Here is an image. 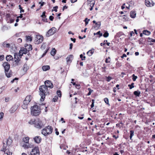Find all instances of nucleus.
I'll return each instance as SVG.
<instances>
[{
    "label": "nucleus",
    "mask_w": 155,
    "mask_h": 155,
    "mask_svg": "<svg viewBox=\"0 0 155 155\" xmlns=\"http://www.w3.org/2000/svg\"><path fill=\"white\" fill-rule=\"evenodd\" d=\"M44 126L41 120L39 119L36 120V121L34 125L35 127L41 129Z\"/></svg>",
    "instance_id": "5"
},
{
    "label": "nucleus",
    "mask_w": 155,
    "mask_h": 155,
    "mask_svg": "<svg viewBox=\"0 0 155 155\" xmlns=\"http://www.w3.org/2000/svg\"><path fill=\"white\" fill-rule=\"evenodd\" d=\"M40 152L39 149L38 147H35L32 149V151L29 155H39Z\"/></svg>",
    "instance_id": "7"
},
{
    "label": "nucleus",
    "mask_w": 155,
    "mask_h": 155,
    "mask_svg": "<svg viewBox=\"0 0 155 155\" xmlns=\"http://www.w3.org/2000/svg\"><path fill=\"white\" fill-rule=\"evenodd\" d=\"M94 4L95 2L94 1L90 0H88L87 5L91 7L90 8V10L91 11L93 9V7H94Z\"/></svg>",
    "instance_id": "14"
},
{
    "label": "nucleus",
    "mask_w": 155,
    "mask_h": 155,
    "mask_svg": "<svg viewBox=\"0 0 155 155\" xmlns=\"http://www.w3.org/2000/svg\"><path fill=\"white\" fill-rule=\"evenodd\" d=\"M136 13L135 11H132L130 12V16L132 18H134L136 17Z\"/></svg>",
    "instance_id": "22"
},
{
    "label": "nucleus",
    "mask_w": 155,
    "mask_h": 155,
    "mask_svg": "<svg viewBox=\"0 0 155 155\" xmlns=\"http://www.w3.org/2000/svg\"><path fill=\"white\" fill-rule=\"evenodd\" d=\"M6 59L7 61H10L13 59V58L12 56L11 55H7L6 57Z\"/></svg>",
    "instance_id": "25"
},
{
    "label": "nucleus",
    "mask_w": 155,
    "mask_h": 155,
    "mask_svg": "<svg viewBox=\"0 0 155 155\" xmlns=\"http://www.w3.org/2000/svg\"><path fill=\"white\" fill-rule=\"evenodd\" d=\"M108 36L109 33L107 31L105 32L103 35L104 37L105 38L107 37Z\"/></svg>",
    "instance_id": "41"
},
{
    "label": "nucleus",
    "mask_w": 155,
    "mask_h": 155,
    "mask_svg": "<svg viewBox=\"0 0 155 155\" xmlns=\"http://www.w3.org/2000/svg\"><path fill=\"white\" fill-rule=\"evenodd\" d=\"M94 100H92V104L91 105V108H92L94 107Z\"/></svg>",
    "instance_id": "56"
},
{
    "label": "nucleus",
    "mask_w": 155,
    "mask_h": 155,
    "mask_svg": "<svg viewBox=\"0 0 155 155\" xmlns=\"http://www.w3.org/2000/svg\"><path fill=\"white\" fill-rule=\"evenodd\" d=\"M125 15L120 16L118 17L120 19H121L123 21H127L128 20L127 18L125 17Z\"/></svg>",
    "instance_id": "21"
},
{
    "label": "nucleus",
    "mask_w": 155,
    "mask_h": 155,
    "mask_svg": "<svg viewBox=\"0 0 155 155\" xmlns=\"http://www.w3.org/2000/svg\"><path fill=\"white\" fill-rule=\"evenodd\" d=\"M31 100V96H27L23 102V104L22 107L23 109H25L27 108L28 104H29Z\"/></svg>",
    "instance_id": "4"
},
{
    "label": "nucleus",
    "mask_w": 155,
    "mask_h": 155,
    "mask_svg": "<svg viewBox=\"0 0 155 155\" xmlns=\"http://www.w3.org/2000/svg\"><path fill=\"white\" fill-rule=\"evenodd\" d=\"M96 34L97 35H100L99 37L102 35V34L101 33L100 31L97 32V33H96Z\"/></svg>",
    "instance_id": "54"
},
{
    "label": "nucleus",
    "mask_w": 155,
    "mask_h": 155,
    "mask_svg": "<svg viewBox=\"0 0 155 155\" xmlns=\"http://www.w3.org/2000/svg\"><path fill=\"white\" fill-rule=\"evenodd\" d=\"M73 47V44L72 43H71L70 44V49H71Z\"/></svg>",
    "instance_id": "63"
},
{
    "label": "nucleus",
    "mask_w": 155,
    "mask_h": 155,
    "mask_svg": "<svg viewBox=\"0 0 155 155\" xmlns=\"http://www.w3.org/2000/svg\"><path fill=\"white\" fill-rule=\"evenodd\" d=\"M14 57L15 61L18 65L21 58H20V57H19L18 55V54L17 53H15L14 54Z\"/></svg>",
    "instance_id": "15"
},
{
    "label": "nucleus",
    "mask_w": 155,
    "mask_h": 155,
    "mask_svg": "<svg viewBox=\"0 0 155 155\" xmlns=\"http://www.w3.org/2000/svg\"><path fill=\"white\" fill-rule=\"evenodd\" d=\"M4 114L3 112H1L0 113V120H1L4 117Z\"/></svg>",
    "instance_id": "40"
},
{
    "label": "nucleus",
    "mask_w": 155,
    "mask_h": 155,
    "mask_svg": "<svg viewBox=\"0 0 155 155\" xmlns=\"http://www.w3.org/2000/svg\"><path fill=\"white\" fill-rule=\"evenodd\" d=\"M26 48H22L21 49V53L23 54H26L27 53L28 51V48H26L27 46H26Z\"/></svg>",
    "instance_id": "19"
},
{
    "label": "nucleus",
    "mask_w": 155,
    "mask_h": 155,
    "mask_svg": "<svg viewBox=\"0 0 155 155\" xmlns=\"http://www.w3.org/2000/svg\"><path fill=\"white\" fill-rule=\"evenodd\" d=\"M43 37L41 35H36L35 39V42L36 44H39L41 43L43 41Z\"/></svg>",
    "instance_id": "8"
},
{
    "label": "nucleus",
    "mask_w": 155,
    "mask_h": 155,
    "mask_svg": "<svg viewBox=\"0 0 155 155\" xmlns=\"http://www.w3.org/2000/svg\"><path fill=\"white\" fill-rule=\"evenodd\" d=\"M4 59V55H0V61H1Z\"/></svg>",
    "instance_id": "50"
},
{
    "label": "nucleus",
    "mask_w": 155,
    "mask_h": 155,
    "mask_svg": "<svg viewBox=\"0 0 155 155\" xmlns=\"http://www.w3.org/2000/svg\"><path fill=\"white\" fill-rule=\"evenodd\" d=\"M11 140L10 139H8L7 140V144L8 145H10L11 143Z\"/></svg>",
    "instance_id": "38"
},
{
    "label": "nucleus",
    "mask_w": 155,
    "mask_h": 155,
    "mask_svg": "<svg viewBox=\"0 0 155 155\" xmlns=\"http://www.w3.org/2000/svg\"><path fill=\"white\" fill-rule=\"evenodd\" d=\"M132 79L134 81H136V79L137 78V77L134 74H133L132 75Z\"/></svg>",
    "instance_id": "46"
},
{
    "label": "nucleus",
    "mask_w": 155,
    "mask_h": 155,
    "mask_svg": "<svg viewBox=\"0 0 155 155\" xmlns=\"http://www.w3.org/2000/svg\"><path fill=\"white\" fill-rule=\"evenodd\" d=\"M96 27L97 28H99V27H100L101 25V22H97V23H96Z\"/></svg>",
    "instance_id": "44"
},
{
    "label": "nucleus",
    "mask_w": 155,
    "mask_h": 155,
    "mask_svg": "<svg viewBox=\"0 0 155 155\" xmlns=\"http://www.w3.org/2000/svg\"><path fill=\"white\" fill-rule=\"evenodd\" d=\"M23 147L25 149H28L34 147V145L33 144H24Z\"/></svg>",
    "instance_id": "17"
},
{
    "label": "nucleus",
    "mask_w": 155,
    "mask_h": 155,
    "mask_svg": "<svg viewBox=\"0 0 155 155\" xmlns=\"http://www.w3.org/2000/svg\"><path fill=\"white\" fill-rule=\"evenodd\" d=\"M39 89V95L41 97L40 101H43L45 100L46 95L49 94V90L44 85L41 86Z\"/></svg>",
    "instance_id": "1"
},
{
    "label": "nucleus",
    "mask_w": 155,
    "mask_h": 155,
    "mask_svg": "<svg viewBox=\"0 0 155 155\" xmlns=\"http://www.w3.org/2000/svg\"><path fill=\"white\" fill-rule=\"evenodd\" d=\"M14 21V19L11 18L10 19V23H12Z\"/></svg>",
    "instance_id": "60"
},
{
    "label": "nucleus",
    "mask_w": 155,
    "mask_h": 155,
    "mask_svg": "<svg viewBox=\"0 0 155 155\" xmlns=\"http://www.w3.org/2000/svg\"><path fill=\"white\" fill-rule=\"evenodd\" d=\"M50 68V67L49 65H45L42 67V69L44 71H46L49 70Z\"/></svg>",
    "instance_id": "20"
},
{
    "label": "nucleus",
    "mask_w": 155,
    "mask_h": 155,
    "mask_svg": "<svg viewBox=\"0 0 155 155\" xmlns=\"http://www.w3.org/2000/svg\"><path fill=\"white\" fill-rule=\"evenodd\" d=\"M57 96H55L53 99V100L54 102H56L58 99V97H61V92L60 91H58L57 92Z\"/></svg>",
    "instance_id": "13"
},
{
    "label": "nucleus",
    "mask_w": 155,
    "mask_h": 155,
    "mask_svg": "<svg viewBox=\"0 0 155 155\" xmlns=\"http://www.w3.org/2000/svg\"><path fill=\"white\" fill-rule=\"evenodd\" d=\"M112 79V78L110 76H108L107 78V81L108 82H109Z\"/></svg>",
    "instance_id": "52"
},
{
    "label": "nucleus",
    "mask_w": 155,
    "mask_h": 155,
    "mask_svg": "<svg viewBox=\"0 0 155 155\" xmlns=\"http://www.w3.org/2000/svg\"><path fill=\"white\" fill-rule=\"evenodd\" d=\"M36 121V120H35V119H32L29 121L28 123L31 125L34 124V125Z\"/></svg>",
    "instance_id": "24"
},
{
    "label": "nucleus",
    "mask_w": 155,
    "mask_h": 155,
    "mask_svg": "<svg viewBox=\"0 0 155 155\" xmlns=\"http://www.w3.org/2000/svg\"><path fill=\"white\" fill-rule=\"evenodd\" d=\"M80 57L81 58L82 60H84L85 59V56H83V55L82 54H81L80 55Z\"/></svg>",
    "instance_id": "48"
},
{
    "label": "nucleus",
    "mask_w": 155,
    "mask_h": 155,
    "mask_svg": "<svg viewBox=\"0 0 155 155\" xmlns=\"http://www.w3.org/2000/svg\"><path fill=\"white\" fill-rule=\"evenodd\" d=\"M29 66H28L27 64H25L23 66V69L24 71L26 72L27 70L29 69Z\"/></svg>",
    "instance_id": "23"
},
{
    "label": "nucleus",
    "mask_w": 155,
    "mask_h": 155,
    "mask_svg": "<svg viewBox=\"0 0 155 155\" xmlns=\"http://www.w3.org/2000/svg\"><path fill=\"white\" fill-rule=\"evenodd\" d=\"M19 104H16L14 105L11 108L10 112L11 113H13L17 109Z\"/></svg>",
    "instance_id": "12"
},
{
    "label": "nucleus",
    "mask_w": 155,
    "mask_h": 155,
    "mask_svg": "<svg viewBox=\"0 0 155 155\" xmlns=\"http://www.w3.org/2000/svg\"><path fill=\"white\" fill-rule=\"evenodd\" d=\"M52 130V127L50 126H48L42 130L41 134L44 136H47L51 134Z\"/></svg>",
    "instance_id": "3"
},
{
    "label": "nucleus",
    "mask_w": 155,
    "mask_h": 155,
    "mask_svg": "<svg viewBox=\"0 0 155 155\" xmlns=\"http://www.w3.org/2000/svg\"><path fill=\"white\" fill-rule=\"evenodd\" d=\"M32 37L30 36H26V40L27 41H32Z\"/></svg>",
    "instance_id": "34"
},
{
    "label": "nucleus",
    "mask_w": 155,
    "mask_h": 155,
    "mask_svg": "<svg viewBox=\"0 0 155 155\" xmlns=\"http://www.w3.org/2000/svg\"><path fill=\"white\" fill-rule=\"evenodd\" d=\"M148 41L149 42H155V40L154 39H153L151 38H149L148 39Z\"/></svg>",
    "instance_id": "43"
},
{
    "label": "nucleus",
    "mask_w": 155,
    "mask_h": 155,
    "mask_svg": "<svg viewBox=\"0 0 155 155\" xmlns=\"http://www.w3.org/2000/svg\"><path fill=\"white\" fill-rule=\"evenodd\" d=\"M134 94L137 96L139 97L140 94V92L138 91L134 92Z\"/></svg>",
    "instance_id": "29"
},
{
    "label": "nucleus",
    "mask_w": 155,
    "mask_h": 155,
    "mask_svg": "<svg viewBox=\"0 0 155 155\" xmlns=\"http://www.w3.org/2000/svg\"><path fill=\"white\" fill-rule=\"evenodd\" d=\"M34 140L36 143H39L41 142V138L39 136H36L34 138Z\"/></svg>",
    "instance_id": "16"
},
{
    "label": "nucleus",
    "mask_w": 155,
    "mask_h": 155,
    "mask_svg": "<svg viewBox=\"0 0 155 155\" xmlns=\"http://www.w3.org/2000/svg\"><path fill=\"white\" fill-rule=\"evenodd\" d=\"M7 155H12V153L10 152L9 150L8 149H6L3 151Z\"/></svg>",
    "instance_id": "26"
},
{
    "label": "nucleus",
    "mask_w": 155,
    "mask_h": 155,
    "mask_svg": "<svg viewBox=\"0 0 155 155\" xmlns=\"http://www.w3.org/2000/svg\"><path fill=\"white\" fill-rule=\"evenodd\" d=\"M94 51L92 50H90L87 52V54L89 56H91L93 53Z\"/></svg>",
    "instance_id": "31"
},
{
    "label": "nucleus",
    "mask_w": 155,
    "mask_h": 155,
    "mask_svg": "<svg viewBox=\"0 0 155 155\" xmlns=\"http://www.w3.org/2000/svg\"><path fill=\"white\" fill-rule=\"evenodd\" d=\"M134 135V131L133 130H131L130 131V140H132V138Z\"/></svg>",
    "instance_id": "35"
},
{
    "label": "nucleus",
    "mask_w": 155,
    "mask_h": 155,
    "mask_svg": "<svg viewBox=\"0 0 155 155\" xmlns=\"http://www.w3.org/2000/svg\"><path fill=\"white\" fill-rule=\"evenodd\" d=\"M45 12H43L42 13V15H41V17L43 18H45L46 17V16L45 15Z\"/></svg>",
    "instance_id": "51"
},
{
    "label": "nucleus",
    "mask_w": 155,
    "mask_h": 155,
    "mask_svg": "<svg viewBox=\"0 0 155 155\" xmlns=\"http://www.w3.org/2000/svg\"><path fill=\"white\" fill-rule=\"evenodd\" d=\"M58 6H56L55 7H53L54 10H52V11H54L55 12H57V9L58 8Z\"/></svg>",
    "instance_id": "49"
},
{
    "label": "nucleus",
    "mask_w": 155,
    "mask_h": 155,
    "mask_svg": "<svg viewBox=\"0 0 155 155\" xmlns=\"http://www.w3.org/2000/svg\"><path fill=\"white\" fill-rule=\"evenodd\" d=\"M143 33L146 35H149L150 34V32L147 30H144L143 31Z\"/></svg>",
    "instance_id": "33"
},
{
    "label": "nucleus",
    "mask_w": 155,
    "mask_h": 155,
    "mask_svg": "<svg viewBox=\"0 0 155 155\" xmlns=\"http://www.w3.org/2000/svg\"><path fill=\"white\" fill-rule=\"evenodd\" d=\"M88 90L89 91V92L87 94V95L89 96L91 95V93L93 91V90H91L90 88H88Z\"/></svg>",
    "instance_id": "37"
},
{
    "label": "nucleus",
    "mask_w": 155,
    "mask_h": 155,
    "mask_svg": "<svg viewBox=\"0 0 155 155\" xmlns=\"http://www.w3.org/2000/svg\"><path fill=\"white\" fill-rule=\"evenodd\" d=\"M46 46V45L45 44H43L41 46V49L44 50Z\"/></svg>",
    "instance_id": "47"
},
{
    "label": "nucleus",
    "mask_w": 155,
    "mask_h": 155,
    "mask_svg": "<svg viewBox=\"0 0 155 155\" xmlns=\"http://www.w3.org/2000/svg\"><path fill=\"white\" fill-rule=\"evenodd\" d=\"M6 145L4 143L2 149H1V151H3L5 150L6 149Z\"/></svg>",
    "instance_id": "45"
},
{
    "label": "nucleus",
    "mask_w": 155,
    "mask_h": 155,
    "mask_svg": "<svg viewBox=\"0 0 155 155\" xmlns=\"http://www.w3.org/2000/svg\"><path fill=\"white\" fill-rule=\"evenodd\" d=\"M23 54L21 53V50H20L19 51V54H18V55H19V57H20V58H21Z\"/></svg>",
    "instance_id": "59"
},
{
    "label": "nucleus",
    "mask_w": 155,
    "mask_h": 155,
    "mask_svg": "<svg viewBox=\"0 0 155 155\" xmlns=\"http://www.w3.org/2000/svg\"><path fill=\"white\" fill-rule=\"evenodd\" d=\"M87 18H86L84 20V21H85V24L86 25H87L88 24V21L90 20L89 19L88 20V21H87Z\"/></svg>",
    "instance_id": "53"
},
{
    "label": "nucleus",
    "mask_w": 155,
    "mask_h": 155,
    "mask_svg": "<svg viewBox=\"0 0 155 155\" xmlns=\"http://www.w3.org/2000/svg\"><path fill=\"white\" fill-rule=\"evenodd\" d=\"M3 67L4 68L5 72L8 71L10 68V65L8 62H5L2 64Z\"/></svg>",
    "instance_id": "9"
},
{
    "label": "nucleus",
    "mask_w": 155,
    "mask_h": 155,
    "mask_svg": "<svg viewBox=\"0 0 155 155\" xmlns=\"http://www.w3.org/2000/svg\"><path fill=\"white\" fill-rule=\"evenodd\" d=\"M56 28L54 27L49 29L46 34L47 37H49L54 34L56 31Z\"/></svg>",
    "instance_id": "6"
},
{
    "label": "nucleus",
    "mask_w": 155,
    "mask_h": 155,
    "mask_svg": "<svg viewBox=\"0 0 155 155\" xmlns=\"http://www.w3.org/2000/svg\"><path fill=\"white\" fill-rule=\"evenodd\" d=\"M134 83H132L131 84H129L128 86L129 87V88L130 89H132V88L134 87Z\"/></svg>",
    "instance_id": "42"
},
{
    "label": "nucleus",
    "mask_w": 155,
    "mask_h": 155,
    "mask_svg": "<svg viewBox=\"0 0 155 155\" xmlns=\"http://www.w3.org/2000/svg\"><path fill=\"white\" fill-rule=\"evenodd\" d=\"M54 17L52 16H50L49 17V18L51 21H52L54 19Z\"/></svg>",
    "instance_id": "58"
},
{
    "label": "nucleus",
    "mask_w": 155,
    "mask_h": 155,
    "mask_svg": "<svg viewBox=\"0 0 155 155\" xmlns=\"http://www.w3.org/2000/svg\"><path fill=\"white\" fill-rule=\"evenodd\" d=\"M5 74L6 76L8 78H9L11 77V76L12 75V73H10V72L8 73V71H5Z\"/></svg>",
    "instance_id": "32"
},
{
    "label": "nucleus",
    "mask_w": 155,
    "mask_h": 155,
    "mask_svg": "<svg viewBox=\"0 0 155 155\" xmlns=\"http://www.w3.org/2000/svg\"><path fill=\"white\" fill-rule=\"evenodd\" d=\"M145 5L148 7H152L154 6V3L152 1L145 0Z\"/></svg>",
    "instance_id": "11"
},
{
    "label": "nucleus",
    "mask_w": 155,
    "mask_h": 155,
    "mask_svg": "<svg viewBox=\"0 0 155 155\" xmlns=\"http://www.w3.org/2000/svg\"><path fill=\"white\" fill-rule=\"evenodd\" d=\"M73 55H70L68 56L66 58L67 62H71L73 59Z\"/></svg>",
    "instance_id": "18"
},
{
    "label": "nucleus",
    "mask_w": 155,
    "mask_h": 155,
    "mask_svg": "<svg viewBox=\"0 0 155 155\" xmlns=\"http://www.w3.org/2000/svg\"><path fill=\"white\" fill-rule=\"evenodd\" d=\"M110 59V58L109 57L108 58H107L106 59V60H105L106 63H108L110 62V61L108 60V59Z\"/></svg>",
    "instance_id": "57"
},
{
    "label": "nucleus",
    "mask_w": 155,
    "mask_h": 155,
    "mask_svg": "<svg viewBox=\"0 0 155 155\" xmlns=\"http://www.w3.org/2000/svg\"><path fill=\"white\" fill-rule=\"evenodd\" d=\"M2 45L4 47L6 48H10V44L8 43H6L5 42H4L2 44Z\"/></svg>",
    "instance_id": "28"
},
{
    "label": "nucleus",
    "mask_w": 155,
    "mask_h": 155,
    "mask_svg": "<svg viewBox=\"0 0 155 155\" xmlns=\"http://www.w3.org/2000/svg\"><path fill=\"white\" fill-rule=\"evenodd\" d=\"M39 4H41L40 6V8H41V7L42 6L44 5V4H45V3H44V2H39Z\"/></svg>",
    "instance_id": "55"
},
{
    "label": "nucleus",
    "mask_w": 155,
    "mask_h": 155,
    "mask_svg": "<svg viewBox=\"0 0 155 155\" xmlns=\"http://www.w3.org/2000/svg\"><path fill=\"white\" fill-rule=\"evenodd\" d=\"M56 50L54 48H53L51 52V54L52 56H54L56 54Z\"/></svg>",
    "instance_id": "30"
},
{
    "label": "nucleus",
    "mask_w": 155,
    "mask_h": 155,
    "mask_svg": "<svg viewBox=\"0 0 155 155\" xmlns=\"http://www.w3.org/2000/svg\"><path fill=\"white\" fill-rule=\"evenodd\" d=\"M45 86H46L47 88L49 87L50 88H52L53 87V84L51 83V81H47L45 82Z\"/></svg>",
    "instance_id": "10"
},
{
    "label": "nucleus",
    "mask_w": 155,
    "mask_h": 155,
    "mask_svg": "<svg viewBox=\"0 0 155 155\" xmlns=\"http://www.w3.org/2000/svg\"><path fill=\"white\" fill-rule=\"evenodd\" d=\"M18 80V78H15L14 79H13L12 81H11V83H13L14 82L15 80Z\"/></svg>",
    "instance_id": "61"
},
{
    "label": "nucleus",
    "mask_w": 155,
    "mask_h": 155,
    "mask_svg": "<svg viewBox=\"0 0 155 155\" xmlns=\"http://www.w3.org/2000/svg\"><path fill=\"white\" fill-rule=\"evenodd\" d=\"M31 114L35 116L39 115L40 113V109L38 106L35 105L31 107Z\"/></svg>",
    "instance_id": "2"
},
{
    "label": "nucleus",
    "mask_w": 155,
    "mask_h": 155,
    "mask_svg": "<svg viewBox=\"0 0 155 155\" xmlns=\"http://www.w3.org/2000/svg\"><path fill=\"white\" fill-rule=\"evenodd\" d=\"M104 101L109 106H110V104L109 103V100L107 98H105L104 99Z\"/></svg>",
    "instance_id": "36"
},
{
    "label": "nucleus",
    "mask_w": 155,
    "mask_h": 155,
    "mask_svg": "<svg viewBox=\"0 0 155 155\" xmlns=\"http://www.w3.org/2000/svg\"><path fill=\"white\" fill-rule=\"evenodd\" d=\"M27 46V48H28V51L31 50L32 49L31 45H28Z\"/></svg>",
    "instance_id": "39"
},
{
    "label": "nucleus",
    "mask_w": 155,
    "mask_h": 155,
    "mask_svg": "<svg viewBox=\"0 0 155 155\" xmlns=\"http://www.w3.org/2000/svg\"><path fill=\"white\" fill-rule=\"evenodd\" d=\"M127 57V55L125 54H123V55L121 56V57L122 58H123L124 57Z\"/></svg>",
    "instance_id": "64"
},
{
    "label": "nucleus",
    "mask_w": 155,
    "mask_h": 155,
    "mask_svg": "<svg viewBox=\"0 0 155 155\" xmlns=\"http://www.w3.org/2000/svg\"><path fill=\"white\" fill-rule=\"evenodd\" d=\"M18 43H21L22 42V39L21 38H19L18 39Z\"/></svg>",
    "instance_id": "62"
},
{
    "label": "nucleus",
    "mask_w": 155,
    "mask_h": 155,
    "mask_svg": "<svg viewBox=\"0 0 155 155\" xmlns=\"http://www.w3.org/2000/svg\"><path fill=\"white\" fill-rule=\"evenodd\" d=\"M29 139V137H26L23 138L22 140L24 142L26 143H28Z\"/></svg>",
    "instance_id": "27"
}]
</instances>
